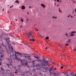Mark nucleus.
I'll return each mask as SVG.
<instances>
[{
  "mask_svg": "<svg viewBox=\"0 0 76 76\" xmlns=\"http://www.w3.org/2000/svg\"><path fill=\"white\" fill-rule=\"evenodd\" d=\"M34 57L35 58H37V60L35 61H33L32 62V63L34 65L35 64V62L36 61H38L39 62H40V63H42L40 64H39L37 65L36 66V67H39L40 66H48V64L49 63V61H45V59L44 58H43V60H41L40 59H39V57H37L35 56H34Z\"/></svg>",
  "mask_w": 76,
  "mask_h": 76,
  "instance_id": "obj_2",
  "label": "nucleus"
},
{
  "mask_svg": "<svg viewBox=\"0 0 76 76\" xmlns=\"http://www.w3.org/2000/svg\"><path fill=\"white\" fill-rule=\"evenodd\" d=\"M18 73V72H17V71L15 72V73L16 74V73Z\"/></svg>",
  "mask_w": 76,
  "mask_h": 76,
  "instance_id": "obj_32",
  "label": "nucleus"
},
{
  "mask_svg": "<svg viewBox=\"0 0 76 76\" xmlns=\"http://www.w3.org/2000/svg\"><path fill=\"white\" fill-rule=\"evenodd\" d=\"M15 2L16 3H19V1L18 0L15 1Z\"/></svg>",
  "mask_w": 76,
  "mask_h": 76,
  "instance_id": "obj_15",
  "label": "nucleus"
},
{
  "mask_svg": "<svg viewBox=\"0 0 76 76\" xmlns=\"http://www.w3.org/2000/svg\"><path fill=\"white\" fill-rule=\"evenodd\" d=\"M55 19H57V17H55Z\"/></svg>",
  "mask_w": 76,
  "mask_h": 76,
  "instance_id": "obj_51",
  "label": "nucleus"
},
{
  "mask_svg": "<svg viewBox=\"0 0 76 76\" xmlns=\"http://www.w3.org/2000/svg\"><path fill=\"white\" fill-rule=\"evenodd\" d=\"M26 21H28V20H29L28 19H26Z\"/></svg>",
  "mask_w": 76,
  "mask_h": 76,
  "instance_id": "obj_33",
  "label": "nucleus"
},
{
  "mask_svg": "<svg viewBox=\"0 0 76 76\" xmlns=\"http://www.w3.org/2000/svg\"><path fill=\"white\" fill-rule=\"evenodd\" d=\"M29 72H30L29 71H27L26 72V73H29Z\"/></svg>",
  "mask_w": 76,
  "mask_h": 76,
  "instance_id": "obj_23",
  "label": "nucleus"
},
{
  "mask_svg": "<svg viewBox=\"0 0 76 76\" xmlns=\"http://www.w3.org/2000/svg\"><path fill=\"white\" fill-rule=\"evenodd\" d=\"M0 65H1V62H0Z\"/></svg>",
  "mask_w": 76,
  "mask_h": 76,
  "instance_id": "obj_39",
  "label": "nucleus"
},
{
  "mask_svg": "<svg viewBox=\"0 0 76 76\" xmlns=\"http://www.w3.org/2000/svg\"><path fill=\"white\" fill-rule=\"evenodd\" d=\"M21 22H23V19H21Z\"/></svg>",
  "mask_w": 76,
  "mask_h": 76,
  "instance_id": "obj_28",
  "label": "nucleus"
},
{
  "mask_svg": "<svg viewBox=\"0 0 76 76\" xmlns=\"http://www.w3.org/2000/svg\"><path fill=\"white\" fill-rule=\"evenodd\" d=\"M23 35H25V34H23Z\"/></svg>",
  "mask_w": 76,
  "mask_h": 76,
  "instance_id": "obj_61",
  "label": "nucleus"
},
{
  "mask_svg": "<svg viewBox=\"0 0 76 76\" xmlns=\"http://www.w3.org/2000/svg\"><path fill=\"white\" fill-rule=\"evenodd\" d=\"M45 39H49V37H46Z\"/></svg>",
  "mask_w": 76,
  "mask_h": 76,
  "instance_id": "obj_18",
  "label": "nucleus"
},
{
  "mask_svg": "<svg viewBox=\"0 0 76 76\" xmlns=\"http://www.w3.org/2000/svg\"><path fill=\"white\" fill-rule=\"evenodd\" d=\"M7 13H9V11H8Z\"/></svg>",
  "mask_w": 76,
  "mask_h": 76,
  "instance_id": "obj_55",
  "label": "nucleus"
},
{
  "mask_svg": "<svg viewBox=\"0 0 76 76\" xmlns=\"http://www.w3.org/2000/svg\"><path fill=\"white\" fill-rule=\"evenodd\" d=\"M54 70H56V68H55V69H54Z\"/></svg>",
  "mask_w": 76,
  "mask_h": 76,
  "instance_id": "obj_50",
  "label": "nucleus"
},
{
  "mask_svg": "<svg viewBox=\"0 0 76 76\" xmlns=\"http://www.w3.org/2000/svg\"><path fill=\"white\" fill-rule=\"evenodd\" d=\"M73 33H76V31H72L71 35H70V37H72V36H73L74 35H75V34H73Z\"/></svg>",
  "mask_w": 76,
  "mask_h": 76,
  "instance_id": "obj_5",
  "label": "nucleus"
},
{
  "mask_svg": "<svg viewBox=\"0 0 76 76\" xmlns=\"http://www.w3.org/2000/svg\"><path fill=\"white\" fill-rule=\"evenodd\" d=\"M71 18H73V17L72 16H71Z\"/></svg>",
  "mask_w": 76,
  "mask_h": 76,
  "instance_id": "obj_60",
  "label": "nucleus"
},
{
  "mask_svg": "<svg viewBox=\"0 0 76 76\" xmlns=\"http://www.w3.org/2000/svg\"><path fill=\"white\" fill-rule=\"evenodd\" d=\"M52 63L53 64H54V63H53V62H52Z\"/></svg>",
  "mask_w": 76,
  "mask_h": 76,
  "instance_id": "obj_47",
  "label": "nucleus"
},
{
  "mask_svg": "<svg viewBox=\"0 0 76 76\" xmlns=\"http://www.w3.org/2000/svg\"><path fill=\"white\" fill-rule=\"evenodd\" d=\"M36 31H38V29H37L36 30Z\"/></svg>",
  "mask_w": 76,
  "mask_h": 76,
  "instance_id": "obj_40",
  "label": "nucleus"
},
{
  "mask_svg": "<svg viewBox=\"0 0 76 76\" xmlns=\"http://www.w3.org/2000/svg\"><path fill=\"white\" fill-rule=\"evenodd\" d=\"M7 59L10 62V64H7V65L8 67H10V66H12V60L10 58H7Z\"/></svg>",
  "mask_w": 76,
  "mask_h": 76,
  "instance_id": "obj_4",
  "label": "nucleus"
},
{
  "mask_svg": "<svg viewBox=\"0 0 76 76\" xmlns=\"http://www.w3.org/2000/svg\"><path fill=\"white\" fill-rule=\"evenodd\" d=\"M42 37H43V36H41Z\"/></svg>",
  "mask_w": 76,
  "mask_h": 76,
  "instance_id": "obj_63",
  "label": "nucleus"
},
{
  "mask_svg": "<svg viewBox=\"0 0 76 76\" xmlns=\"http://www.w3.org/2000/svg\"><path fill=\"white\" fill-rule=\"evenodd\" d=\"M57 2H59V0H57Z\"/></svg>",
  "mask_w": 76,
  "mask_h": 76,
  "instance_id": "obj_35",
  "label": "nucleus"
},
{
  "mask_svg": "<svg viewBox=\"0 0 76 76\" xmlns=\"http://www.w3.org/2000/svg\"><path fill=\"white\" fill-rule=\"evenodd\" d=\"M60 56H61V57H62V58L64 57V55H62Z\"/></svg>",
  "mask_w": 76,
  "mask_h": 76,
  "instance_id": "obj_22",
  "label": "nucleus"
},
{
  "mask_svg": "<svg viewBox=\"0 0 76 76\" xmlns=\"http://www.w3.org/2000/svg\"><path fill=\"white\" fill-rule=\"evenodd\" d=\"M22 26H20V28H22Z\"/></svg>",
  "mask_w": 76,
  "mask_h": 76,
  "instance_id": "obj_44",
  "label": "nucleus"
},
{
  "mask_svg": "<svg viewBox=\"0 0 76 76\" xmlns=\"http://www.w3.org/2000/svg\"><path fill=\"white\" fill-rule=\"evenodd\" d=\"M65 35H66V36H68V34H67V33Z\"/></svg>",
  "mask_w": 76,
  "mask_h": 76,
  "instance_id": "obj_31",
  "label": "nucleus"
},
{
  "mask_svg": "<svg viewBox=\"0 0 76 76\" xmlns=\"http://www.w3.org/2000/svg\"><path fill=\"white\" fill-rule=\"evenodd\" d=\"M41 6L43 7V8H45V6L43 4H41Z\"/></svg>",
  "mask_w": 76,
  "mask_h": 76,
  "instance_id": "obj_13",
  "label": "nucleus"
},
{
  "mask_svg": "<svg viewBox=\"0 0 76 76\" xmlns=\"http://www.w3.org/2000/svg\"><path fill=\"white\" fill-rule=\"evenodd\" d=\"M21 9H23V10H24V9H25V7L23 5L22 6H21Z\"/></svg>",
  "mask_w": 76,
  "mask_h": 76,
  "instance_id": "obj_10",
  "label": "nucleus"
},
{
  "mask_svg": "<svg viewBox=\"0 0 76 76\" xmlns=\"http://www.w3.org/2000/svg\"><path fill=\"white\" fill-rule=\"evenodd\" d=\"M68 18H69V17H70V16L68 15Z\"/></svg>",
  "mask_w": 76,
  "mask_h": 76,
  "instance_id": "obj_46",
  "label": "nucleus"
},
{
  "mask_svg": "<svg viewBox=\"0 0 76 76\" xmlns=\"http://www.w3.org/2000/svg\"><path fill=\"white\" fill-rule=\"evenodd\" d=\"M51 71H53V69H52V68H49V71L50 72V74L51 75L52 74V72H51Z\"/></svg>",
  "mask_w": 76,
  "mask_h": 76,
  "instance_id": "obj_7",
  "label": "nucleus"
},
{
  "mask_svg": "<svg viewBox=\"0 0 76 76\" xmlns=\"http://www.w3.org/2000/svg\"><path fill=\"white\" fill-rule=\"evenodd\" d=\"M28 34V35H30V34Z\"/></svg>",
  "mask_w": 76,
  "mask_h": 76,
  "instance_id": "obj_59",
  "label": "nucleus"
},
{
  "mask_svg": "<svg viewBox=\"0 0 76 76\" xmlns=\"http://www.w3.org/2000/svg\"><path fill=\"white\" fill-rule=\"evenodd\" d=\"M33 71V72H35V69H34Z\"/></svg>",
  "mask_w": 76,
  "mask_h": 76,
  "instance_id": "obj_36",
  "label": "nucleus"
},
{
  "mask_svg": "<svg viewBox=\"0 0 76 76\" xmlns=\"http://www.w3.org/2000/svg\"><path fill=\"white\" fill-rule=\"evenodd\" d=\"M53 18H55V17H53Z\"/></svg>",
  "mask_w": 76,
  "mask_h": 76,
  "instance_id": "obj_45",
  "label": "nucleus"
},
{
  "mask_svg": "<svg viewBox=\"0 0 76 76\" xmlns=\"http://www.w3.org/2000/svg\"><path fill=\"white\" fill-rule=\"evenodd\" d=\"M59 6V4H58V5H57V6Z\"/></svg>",
  "mask_w": 76,
  "mask_h": 76,
  "instance_id": "obj_48",
  "label": "nucleus"
},
{
  "mask_svg": "<svg viewBox=\"0 0 76 76\" xmlns=\"http://www.w3.org/2000/svg\"><path fill=\"white\" fill-rule=\"evenodd\" d=\"M6 72L7 73H9V72H10V71L9 70V69H7L6 70Z\"/></svg>",
  "mask_w": 76,
  "mask_h": 76,
  "instance_id": "obj_12",
  "label": "nucleus"
},
{
  "mask_svg": "<svg viewBox=\"0 0 76 76\" xmlns=\"http://www.w3.org/2000/svg\"><path fill=\"white\" fill-rule=\"evenodd\" d=\"M63 66H62L61 67V69H63Z\"/></svg>",
  "mask_w": 76,
  "mask_h": 76,
  "instance_id": "obj_30",
  "label": "nucleus"
},
{
  "mask_svg": "<svg viewBox=\"0 0 76 76\" xmlns=\"http://www.w3.org/2000/svg\"><path fill=\"white\" fill-rule=\"evenodd\" d=\"M39 74H40V75H41L40 76V75L39 76H42V74H41V73H40Z\"/></svg>",
  "mask_w": 76,
  "mask_h": 76,
  "instance_id": "obj_24",
  "label": "nucleus"
},
{
  "mask_svg": "<svg viewBox=\"0 0 76 76\" xmlns=\"http://www.w3.org/2000/svg\"><path fill=\"white\" fill-rule=\"evenodd\" d=\"M2 45H3V46H4V47H6V46H5V45H4V44H2Z\"/></svg>",
  "mask_w": 76,
  "mask_h": 76,
  "instance_id": "obj_26",
  "label": "nucleus"
},
{
  "mask_svg": "<svg viewBox=\"0 0 76 76\" xmlns=\"http://www.w3.org/2000/svg\"><path fill=\"white\" fill-rule=\"evenodd\" d=\"M31 32H30L29 33H27V34H31V35H32V34Z\"/></svg>",
  "mask_w": 76,
  "mask_h": 76,
  "instance_id": "obj_21",
  "label": "nucleus"
},
{
  "mask_svg": "<svg viewBox=\"0 0 76 76\" xmlns=\"http://www.w3.org/2000/svg\"><path fill=\"white\" fill-rule=\"evenodd\" d=\"M12 7H13V5H12V6H11L10 7V8H12Z\"/></svg>",
  "mask_w": 76,
  "mask_h": 76,
  "instance_id": "obj_27",
  "label": "nucleus"
},
{
  "mask_svg": "<svg viewBox=\"0 0 76 76\" xmlns=\"http://www.w3.org/2000/svg\"><path fill=\"white\" fill-rule=\"evenodd\" d=\"M49 61H51V59H50V60H49Z\"/></svg>",
  "mask_w": 76,
  "mask_h": 76,
  "instance_id": "obj_52",
  "label": "nucleus"
},
{
  "mask_svg": "<svg viewBox=\"0 0 76 76\" xmlns=\"http://www.w3.org/2000/svg\"><path fill=\"white\" fill-rule=\"evenodd\" d=\"M15 59H16L17 60H18L19 61H20L21 62V64L22 66H27L28 64V61H24L23 60H20L18 59V58L17 56L15 57Z\"/></svg>",
  "mask_w": 76,
  "mask_h": 76,
  "instance_id": "obj_3",
  "label": "nucleus"
},
{
  "mask_svg": "<svg viewBox=\"0 0 76 76\" xmlns=\"http://www.w3.org/2000/svg\"><path fill=\"white\" fill-rule=\"evenodd\" d=\"M74 51H76V49H75V47L74 48Z\"/></svg>",
  "mask_w": 76,
  "mask_h": 76,
  "instance_id": "obj_25",
  "label": "nucleus"
},
{
  "mask_svg": "<svg viewBox=\"0 0 76 76\" xmlns=\"http://www.w3.org/2000/svg\"><path fill=\"white\" fill-rule=\"evenodd\" d=\"M75 1H73V3H75Z\"/></svg>",
  "mask_w": 76,
  "mask_h": 76,
  "instance_id": "obj_53",
  "label": "nucleus"
},
{
  "mask_svg": "<svg viewBox=\"0 0 76 76\" xmlns=\"http://www.w3.org/2000/svg\"><path fill=\"white\" fill-rule=\"evenodd\" d=\"M1 58H3V56L1 55Z\"/></svg>",
  "mask_w": 76,
  "mask_h": 76,
  "instance_id": "obj_38",
  "label": "nucleus"
},
{
  "mask_svg": "<svg viewBox=\"0 0 76 76\" xmlns=\"http://www.w3.org/2000/svg\"><path fill=\"white\" fill-rule=\"evenodd\" d=\"M47 48H47V47H46V48H45V49H46V50H47Z\"/></svg>",
  "mask_w": 76,
  "mask_h": 76,
  "instance_id": "obj_41",
  "label": "nucleus"
},
{
  "mask_svg": "<svg viewBox=\"0 0 76 76\" xmlns=\"http://www.w3.org/2000/svg\"><path fill=\"white\" fill-rule=\"evenodd\" d=\"M66 76H69V74H68Z\"/></svg>",
  "mask_w": 76,
  "mask_h": 76,
  "instance_id": "obj_43",
  "label": "nucleus"
},
{
  "mask_svg": "<svg viewBox=\"0 0 76 76\" xmlns=\"http://www.w3.org/2000/svg\"><path fill=\"white\" fill-rule=\"evenodd\" d=\"M28 38H29V39H30V38L29 37H28Z\"/></svg>",
  "mask_w": 76,
  "mask_h": 76,
  "instance_id": "obj_56",
  "label": "nucleus"
},
{
  "mask_svg": "<svg viewBox=\"0 0 76 76\" xmlns=\"http://www.w3.org/2000/svg\"><path fill=\"white\" fill-rule=\"evenodd\" d=\"M59 2H60V3H61V0H59Z\"/></svg>",
  "mask_w": 76,
  "mask_h": 76,
  "instance_id": "obj_37",
  "label": "nucleus"
},
{
  "mask_svg": "<svg viewBox=\"0 0 76 76\" xmlns=\"http://www.w3.org/2000/svg\"><path fill=\"white\" fill-rule=\"evenodd\" d=\"M70 39H69L68 41L67 42V43H69V42L70 41Z\"/></svg>",
  "mask_w": 76,
  "mask_h": 76,
  "instance_id": "obj_16",
  "label": "nucleus"
},
{
  "mask_svg": "<svg viewBox=\"0 0 76 76\" xmlns=\"http://www.w3.org/2000/svg\"><path fill=\"white\" fill-rule=\"evenodd\" d=\"M1 69L2 71H3V73H4V74L5 73V71L4 70V69H3V67H1Z\"/></svg>",
  "mask_w": 76,
  "mask_h": 76,
  "instance_id": "obj_8",
  "label": "nucleus"
},
{
  "mask_svg": "<svg viewBox=\"0 0 76 76\" xmlns=\"http://www.w3.org/2000/svg\"><path fill=\"white\" fill-rule=\"evenodd\" d=\"M60 47H61V48H63V46H60Z\"/></svg>",
  "mask_w": 76,
  "mask_h": 76,
  "instance_id": "obj_34",
  "label": "nucleus"
},
{
  "mask_svg": "<svg viewBox=\"0 0 76 76\" xmlns=\"http://www.w3.org/2000/svg\"><path fill=\"white\" fill-rule=\"evenodd\" d=\"M44 69L45 70H48V67H45L44 68Z\"/></svg>",
  "mask_w": 76,
  "mask_h": 76,
  "instance_id": "obj_14",
  "label": "nucleus"
},
{
  "mask_svg": "<svg viewBox=\"0 0 76 76\" xmlns=\"http://www.w3.org/2000/svg\"><path fill=\"white\" fill-rule=\"evenodd\" d=\"M62 73H64V74H66V72H62Z\"/></svg>",
  "mask_w": 76,
  "mask_h": 76,
  "instance_id": "obj_29",
  "label": "nucleus"
},
{
  "mask_svg": "<svg viewBox=\"0 0 76 76\" xmlns=\"http://www.w3.org/2000/svg\"><path fill=\"white\" fill-rule=\"evenodd\" d=\"M14 44H15V43H13Z\"/></svg>",
  "mask_w": 76,
  "mask_h": 76,
  "instance_id": "obj_64",
  "label": "nucleus"
},
{
  "mask_svg": "<svg viewBox=\"0 0 76 76\" xmlns=\"http://www.w3.org/2000/svg\"><path fill=\"white\" fill-rule=\"evenodd\" d=\"M15 71H18L19 72H20V69L19 68H18V70L16 69H15Z\"/></svg>",
  "mask_w": 76,
  "mask_h": 76,
  "instance_id": "obj_11",
  "label": "nucleus"
},
{
  "mask_svg": "<svg viewBox=\"0 0 76 76\" xmlns=\"http://www.w3.org/2000/svg\"><path fill=\"white\" fill-rule=\"evenodd\" d=\"M10 41L9 40H7V46L8 47H9V48H10V47H11L12 50V51L11 52V53H12L13 56H16V54H19V55L21 56L24 57H25L26 58H29V59H30V60L31 59V58H29L30 57V56H28V55L26 54L25 53H20L18 52H16V51H14V50H13L14 49L13 48V47H12V46H11V45H10Z\"/></svg>",
  "mask_w": 76,
  "mask_h": 76,
  "instance_id": "obj_1",
  "label": "nucleus"
},
{
  "mask_svg": "<svg viewBox=\"0 0 76 76\" xmlns=\"http://www.w3.org/2000/svg\"><path fill=\"white\" fill-rule=\"evenodd\" d=\"M31 39H29L30 41H35V39H33V37H32V34H31Z\"/></svg>",
  "mask_w": 76,
  "mask_h": 76,
  "instance_id": "obj_6",
  "label": "nucleus"
},
{
  "mask_svg": "<svg viewBox=\"0 0 76 76\" xmlns=\"http://www.w3.org/2000/svg\"><path fill=\"white\" fill-rule=\"evenodd\" d=\"M55 6H56V3H55Z\"/></svg>",
  "mask_w": 76,
  "mask_h": 76,
  "instance_id": "obj_54",
  "label": "nucleus"
},
{
  "mask_svg": "<svg viewBox=\"0 0 76 76\" xmlns=\"http://www.w3.org/2000/svg\"><path fill=\"white\" fill-rule=\"evenodd\" d=\"M52 68H53V66H52Z\"/></svg>",
  "mask_w": 76,
  "mask_h": 76,
  "instance_id": "obj_62",
  "label": "nucleus"
},
{
  "mask_svg": "<svg viewBox=\"0 0 76 76\" xmlns=\"http://www.w3.org/2000/svg\"><path fill=\"white\" fill-rule=\"evenodd\" d=\"M69 44H66L65 45L66 46H68V45H69Z\"/></svg>",
  "mask_w": 76,
  "mask_h": 76,
  "instance_id": "obj_19",
  "label": "nucleus"
},
{
  "mask_svg": "<svg viewBox=\"0 0 76 76\" xmlns=\"http://www.w3.org/2000/svg\"><path fill=\"white\" fill-rule=\"evenodd\" d=\"M52 74H54V76H57V75H60V74H57L56 73H52V74L51 75H52Z\"/></svg>",
  "mask_w": 76,
  "mask_h": 76,
  "instance_id": "obj_9",
  "label": "nucleus"
},
{
  "mask_svg": "<svg viewBox=\"0 0 76 76\" xmlns=\"http://www.w3.org/2000/svg\"><path fill=\"white\" fill-rule=\"evenodd\" d=\"M26 44H29L27 42L26 43Z\"/></svg>",
  "mask_w": 76,
  "mask_h": 76,
  "instance_id": "obj_42",
  "label": "nucleus"
},
{
  "mask_svg": "<svg viewBox=\"0 0 76 76\" xmlns=\"http://www.w3.org/2000/svg\"><path fill=\"white\" fill-rule=\"evenodd\" d=\"M27 14H28V12H27Z\"/></svg>",
  "mask_w": 76,
  "mask_h": 76,
  "instance_id": "obj_57",
  "label": "nucleus"
},
{
  "mask_svg": "<svg viewBox=\"0 0 76 76\" xmlns=\"http://www.w3.org/2000/svg\"><path fill=\"white\" fill-rule=\"evenodd\" d=\"M54 0V1H57V0Z\"/></svg>",
  "mask_w": 76,
  "mask_h": 76,
  "instance_id": "obj_58",
  "label": "nucleus"
},
{
  "mask_svg": "<svg viewBox=\"0 0 76 76\" xmlns=\"http://www.w3.org/2000/svg\"><path fill=\"white\" fill-rule=\"evenodd\" d=\"M59 11L60 13L62 12L61 11V10H60V8L59 9Z\"/></svg>",
  "mask_w": 76,
  "mask_h": 76,
  "instance_id": "obj_17",
  "label": "nucleus"
},
{
  "mask_svg": "<svg viewBox=\"0 0 76 76\" xmlns=\"http://www.w3.org/2000/svg\"><path fill=\"white\" fill-rule=\"evenodd\" d=\"M18 67H21V66L20 65H19L18 66Z\"/></svg>",
  "mask_w": 76,
  "mask_h": 76,
  "instance_id": "obj_20",
  "label": "nucleus"
},
{
  "mask_svg": "<svg viewBox=\"0 0 76 76\" xmlns=\"http://www.w3.org/2000/svg\"><path fill=\"white\" fill-rule=\"evenodd\" d=\"M29 8H31V6H29Z\"/></svg>",
  "mask_w": 76,
  "mask_h": 76,
  "instance_id": "obj_49",
  "label": "nucleus"
}]
</instances>
